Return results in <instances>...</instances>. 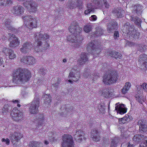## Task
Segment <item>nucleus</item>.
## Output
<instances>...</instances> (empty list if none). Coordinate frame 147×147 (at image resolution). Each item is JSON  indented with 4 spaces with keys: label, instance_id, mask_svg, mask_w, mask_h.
Returning <instances> with one entry per match:
<instances>
[{
    "label": "nucleus",
    "instance_id": "f257e3e1",
    "mask_svg": "<svg viewBox=\"0 0 147 147\" xmlns=\"http://www.w3.org/2000/svg\"><path fill=\"white\" fill-rule=\"evenodd\" d=\"M25 70L19 68L14 71L13 72V81L14 84H18L28 81L29 77L27 74Z\"/></svg>",
    "mask_w": 147,
    "mask_h": 147
},
{
    "label": "nucleus",
    "instance_id": "f03ea898",
    "mask_svg": "<svg viewBox=\"0 0 147 147\" xmlns=\"http://www.w3.org/2000/svg\"><path fill=\"white\" fill-rule=\"evenodd\" d=\"M35 38V45L40 47L42 50L47 49L49 48V45L47 42L49 36L46 34H43L40 32L34 35Z\"/></svg>",
    "mask_w": 147,
    "mask_h": 147
},
{
    "label": "nucleus",
    "instance_id": "7ed1b4c3",
    "mask_svg": "<svg viewBox=\"0 0 147 147\" xmlns=\"http://www.w3.org/2000/svg\"><path fill=\"white\" fill-rule=\"evenodd\" d=\"M121 30L124 33L128 35L131 38L136 39L139 37L140 33L134 29V25L130 24L129 22L126 23L123 26Z\"/></svg>",
    "mask_w": 147,
    "mask_h": 147
},
{
    "label": "nucleus",
    "instance_id": "20e7f679",
    "mask_svg": "<svg viewBox=\"0 0 147 147\" xmlns=\"http://www.w3.org/2000/svg\"><path fill=\"white\" fill-rule=\"evenodd\" d=\"M118 77L116 71L111 70L105 74L103 76V82L105 84L110 85L116 82Z\"/></svg>",
    "mask_w": 147,
    "mask_h": 147
},
{
    "label": "nucleus",
    "instance_id": "39448f33",
    "mask_svg": "<svg viewBox=\"0 0 147 147\" xmlns=\"http://www.w3.org/2000/svg\"><path fill=\"white\" fill-rule=\"evenodd\" d=\"M26 26L29 28H36L37 26V20L31 16H27L22 17Z\"/></svg>",
    "mask_w": 147,
    "mask_h": 147
},
{
    "label": "nucleus",
    "instance_id": "423d86ee",
    "mask_svg": "<svg viewBox=\"0 0 147 147\" xmlns=\"http://www.w3.org/2000/svg\"><path fill=\"white\" fill-rule=\"evenodd\" d=\"M99 44L98 43L96 40H94L90 42L88 46L87 49L89 53H93V54L97 57L100 52L99 48Z\"/></svg>",
    "mask_w": 147,
    "mask_h": 147
},
{
    "label": "nucleus",
    "instance_id": "0eeeda50",
    "mask_svg": "<svg viewBox=\"0 0 147 147\" xmlns=\"http://www.w3.org/2000/svg\"><path fill=\"white\" fill-rule=\"evenodd\" d=\"M62 139L61 147H74V143L71 135L65 134L63 136Z\"/></svg>",
    "mask_w": 147,
    "mask_h": 147
},
{
    "label": "nucleus",
    "instance_id": "6e6552de",
    "mask_svg": "<svg viewBox=\"0 0 147 147\" xmlns=\"http://www.w3.org/2000/svg\"><path fill=\"white\" fill-rule=\"evenodd\" d=\"M23 4L30 13H35L37 10V5L34 1H26Z\"/></svg>",
    "mask_w": 147,
    "mask_h": 147
},
{
    "label": "nucleus",
    "instance_id": "1a4fd4ad",
    "mask_svg": "<svg viewBox=\"0 0 147 147\" xmlns=\"http://www.w3.org/2000/svg\"><path fill=\"white\" fill-rule=\"evenodd\" d=\"M38 98H36L32 102L29 108L30 113L32 114H36L38 112V108L39 107L40 101Z\"/></svg>",
    "mask_w": 147,
    "mask_h": 147
},
{
    "label": "nucleus",
    "instance_id": "9d476101",
    "mask_svg": "<svg viewBox=\"0 0 147 147\" xmlns=\"http://www.w3.org/2000/svg\"><path fill=\"white\" fill-rule=\"evenodd\" d=\"M11 115L12 119L15 121H19L23 120L24 117L23 113L16 108L12 110Z\"/></svg>",
    "mask_w": 147,
    "mask_h": 147
},
{
    "label": "nucleus",
    "instance_id": "9b49d317",
    "mask_svg": "<svg viewBox=\"0 0 147 147\" xmlns=\"http://www.w3.org/2000/svg\"><path fill=\"white\" fill-rule=\"evenodd\" d=\"M82 1V0H71L69 1L67 5L68 8L74 9L77 7L79 9H82L83 7Z\"/></svg>",
    "mask_w": 147,
    "mask_h": 147
},
{
    "label": "nucleus",
    "instance_id": "f8f14e48",
    "mask_svg": "<svg viewBox=\"0 0 147 147\" xmlns=\"http://www.w3.org/2000/svg\"><path fill=\"white\" fill-rule=\"evenodd\" d=\"M139 65L141 69H147V55L143 54L139 57Z\"/></svg>",
    "mask_w": 147,
    "mask_h": 147
},
{
    "label": "nucleus",
    "instance_id": "ddd939ff",
    "mask_svg": "<svg viewBox=\"0 0 147 147\" xmlns=\"http://www.w3.org/2000/svg\"><path fill=\"white\" fill-rule=\"evenodd\" d=\"M9 37V41H10L9 46L11 47H15L19 45L20 42L18 38L16 35L11 33H8Z\"/></svg>",
    "mask_w": 147,
    "mask_h": 147
},
{
    "label": "nucleus",
    "instance_id": "4468645a",
    "mask_svg": "<svg viewBox=\"0 0 147 147\" xmlns=\"http://www.w3.org/2000/svg\"><path fill=\"white\" fill-rule=\"evenodd\" d=\"M22 137V134L20 133L15 132L11 133L9 138L12 143L15 144L16 142H18Z\"/></svg>",
    "mask_w": 147,
    "mask_h": 147
},
{
    "label": "nucleus",
    "instance_id": "2eb2a0df",
    "mask_svg": "<svg viewBox=\"0 0 147 147\" xmlns=\"http://www.w3.org/2000/svg\"><path fill=\"white\" fill-rule=\"evenodd\" d=\"M70 32L73 34H78L81 31L82 29L79 27L76 22H74L69 28Z\"/></svg>",
    "mask_w": 147,
    "mask_h": 147
},
{
    "label": "nucleus",
    "instance_id": "dca6fc26",
    "mask_svg": "<svg viewBox=\"0 0 147 147\" xmlns=\"http://www.w3.org/2000/svg\"><path fill=\"white\" fill-rule=\"evenodd\" d=\"M137 125L139 126V131L141 133L145 132L147 131V123L144 119L138 121Z\"/></svg>",
    "mask_w": 147,
    "mask_h": 147
},
{
    "label": "nucleus",
    "instance_id": "f3484780",
    "mask_svg": "<svg viewBox=\"0 0 147 147\" xmlns=\"http://www.w3.org/2000/svg\"><path fill=\"white\" fill-rule=\"evenodd\" d=\"M32 46L31 43L26 42L23 44L22 47L20 49V51L22 53L24 54L28 53L30 51Z\"/></svg>",
    "mask_w": 147,
    "mask_h": 147
},
{
    "label": "nucleus",
    "instance_id": "a211bd4d",
    "mask_svg": "<svg viewBox=\"0 0 147 147\" xmlns=\"http://www.w3.org/2000/svg\"><path fill=\"white\" fill-rule=\"evenodd\" d=\"M84 133L80 130H78L76 131V134L74 135V138L78 142H82L83 140L86 139L84 136Z\"/></svg>",
    "mask_w": 147,
    "mask_h": 147
},
{
    "label": "nucleus",
    "instance_id": "6ab92c4d",
    "mask_svg": "<svg viewBox=\"0 0 147 147\" xmlns=\"http://www.w3.org/2000/svg\"><path fill=\"white\" fill-rule=\"evenodd\" d=\"M24 10V8L22 6L18 5L14 6L11 12L15 15L19 16L23 14Z\"/></svg>",
    "mask_w": 147,
    "mask_h": 147
},
{
    "label": "nucleus",
    "instance_id": "aec40b11",
    "mask_svg": "<svg viewBox=\"0 0 147 147\" xmlns=\"http://www.w3.org/2000/svg\"><path fill=\"white\" fill-rule=\"evenodd\" d=\"M79 73H76V70L74 69H72L69 73V78L74 82H76L79 80L80 78Z\"/></svg>",
    "mask_w": 147,
    "mask_h": 147
},
{
    "label": "nucleus",
    "instance_id": "412c9836",
    "mask_svg": "<svg viewBox=\"0 0 147 147\" xmlns=\"http://www.w3.org/2000/svg\"><path fill=\"white\" fill-rule=\"evenodd\" d=\"M88 61V58L86 53L82 52L81 53L80 59L78 61V63L80 65L85 64Z\"/></svg>",
    "mask_w": 147,
    "mask_h": 147
},
{
    "label": "nucleus",
    "instance_id": "4be33fe9",
    "mask_svg": "<svg viewBox=\"0 0 147 147\" xmlns=\"http://www.w3.org/2000/svg\"><path fill=\"white\" fill-rule=\"evenodd\" d=\"M133 140L136 142L142 141V143H147V137L142 134H136L133 138Z\"/></svg>",
    "mask_w": 147,
    "mask_h": 147
},
{
    "label": "nucleus",
    "instance_id": "5701e85b",
    "mask_svg": "<svg viewBox=\"0 0 147 147\" xmlns=\"http://www.w3.org/2000/svg\"><path fill=\"white\" fill-rule=\"evenodd\" d=\"M3 52L6 55L9 56L10 59H13L16 57V55L14 53L13 51L7 48H3L2 50Z\"/></svg>",
    "mask_w": 147,
    "mask_h": 147
},
{
    "label": "nucleus",
    "instance_id": "b1692460",
    "mask_svg": "<svg viewBox=\"0 0 147 147\" xmlns=\"http://www.w3.org/2000/svg\"><path fill=\"white\" fill-rule=\"evenodd\" d=\"M117 24L115 20L112 21L107 25V30L109 33L112 32L116 29Z\"/></svg>",
    "mask_w": 147,
    "mask_h": 147
},
{
    "label": "nucleus",
    "instance_id": "393cba45",
    "mask_svg": "<svg viewBox=\"0 0 147 147\" xmlns=\"http://www.w3.org/2000/svg\"><path fill=\"white\" fill-rule=\"evenodd\" d=\"M71 108L67 107L66 105H62L60 109V115L61 116L65 117L67 115L71 110Z\"/></svg>",
    "mask_w": 147,
    "mask_h": 147
},
{
    "label": "nucleus",
    "instance_id": "a878e982",
    "mask_svg": "<svg viewBox=\"0 0 147 147\" xmlns=\"http://www.w3.org/2000/svg\"><path fill=\"white\" fill-rule=\"evenodd\" d=\"M102 95L105 98H108L113 96L112 89L110 88L104 89L102 92Z\"/></svg>",
    "mask_w": 147,
    "mask_h": 147
},
{
    "label": "nucleus",
    "instance_id": "bb28decb",
    "mask_svg": "<svg viewBox=\"0 0 147 147\" xmlns=\"http://www.w3.org/2000/svg\"><path fill=\"white\" fill-rule=\"evenodd\" d=\"M112 12L117 18H121L123 16L124 11L120 8H116L113 9Z\"/></svg>",
    "mask_w": 147,
    "mask_h": 147
},
{
    "label": "nucleus",
    "instance_id": "cd10ccee",
    "mask_svg": "<svg viewBox=\"0 0 147 147\" xmlns=\"http://www.w3.org/2000/svg\"><path fill=\"white\" fill-rule=\"evenodd\" d=\"M91 137L92 138L93 140L95 141H99L100 140L99 132L96 129H93L92 131Z\"/></svg>",
    "mask_w": 147,
    "mask_h": 147
},
{
    "label": "nucleus",
    "instance_id": "c85d7f7f",
    "mask_svg": "<svg viewBox=\"0 0 147 147\" xmlns=\"http://www.w3.org/2000/svg\"><path fill=\"white\" fill-rule=\"evenodd\" d=\"M44 100V104L46 107H48L49 105L52 100V98L50 94H43L42 97Z\"/></svg>",
    "mask_w": 147,
    "mask_h": 147
},
{
    "label": "nucleus",
    "instance_id": "c756f323",
    "mask_svg": "<svg viewBox=\"0 0 147 147\" xmlns=\"http://www.w3.org/2000/svg\"><path fill=\"white\" fill-rule=\"evenodd\" d=\"M117 105L115 107V110L117 111V113L122 115L125 113L126 112V110L125 109L124 105L120 104L119 105Z\"/></svg>",
    "mask_w": 147,
    "mask_h": 147
},
{
    "label": "nucleus",
    "instance_id": "7c9ffc66",
    "mask_svg": "<svg viewBox=\"0 0 147 147\" xmlns=\"http://www.w3.org/2000/svg\"><path fill=\"white\" fill-rule=\"evenodd\" d=\"M142 9L143 7L142 6L139 4L137 5L134 6L132 12L139 16L141 15Z\"/></svg>",
    "mask_w": 147,
    "mask_h": 147
},
{
    "label": "nucleus",
    "instance_id": "2f4dec72",
    "mask_svg": "<svg viewBox=\"0 0 147 147\" xmlns=\"http://www.w3.org/2000/svg\"><path fill=\"white\" fill-rule=\"evenodd\" d=\"M35 121L37 123L38 125H41L44 121V115L41 114L38 115L36 117Z\"/></svg>",
    "mask_w": 147,
    "mask_h": 147
},
{
    "label": "nucleus",
    "instance_id": "473e14b6",
    "mask_svg": "<svg viewBox=\"0 0 147 147\" xmlns=\"http://www.w3.org/2000/svg\"><path fill=\"white\" fill-rule=\"evenodd\" d=\"M96 31L94 32V36H99L102 35L103 32L104 30L100 27H96Z\"/></svg>",
    "mask_w": 147,
    "mask_h": 147
},
{
    "label": "nucleus",
    "instance_id": "72a5a7b5",
    "mask_svg": "<svg viewBox=\"0 0 147 147\" xmlns=\"http://www.w3.org/2000/svg\"><path fill=\"white\" fill-rule=\"evenodd\" d=\"M109 55L111 57L114 58L117 60L121 59L122 56L120 53L116 51H111L109 53Z\"/></svg>",
    "mask_w": 147,
    "mask_h": 147
},
{
    "label": "nucleus",
    "instance_id": "f704fd0d",
    "mask_svg": "<svg viewBox=\"0 0 147 147\" xmlns=\"http://www.w3.org/2000/svg\"><path fill=\"white\" fill-rule=\"evenodd\" d=\"M11 21L10 19H7L5 21V25L8 30L13 31V30H15V29L11 26Z\"/></svg>",
    "mask_w": 147,
    "mask_h": 147
},
{
    "label": "nucleus",
    "instance_id": "c9c22d12",
    "mask_svg": "<svg viewBox=\"0 0 147 147\" xmlns=\"http://www.w3.org/2000/svg\"><path fill=\"white\" fill-rule=\"evenodd\" d=\"M120 141L121 140L119 138L115 137L112 139L111 145L116 147L117 145L119 144Z\"/></svg>",
    "mask_w": 147,
    "mask_h": 147
},
{
    "label": "nucleus",
    "instance_id": "e433bc0d",
    "mask_svg": "<svg viewBox=\"0 0 147 147\" xmlns=\"http://www.w3.org/2000/svg\"><path fill=\"white\" fill-rule=\"evenodd\" d=\"M12 3V2L11 0H0V5L8 6Z\"/></svg>",
    "mask_w": 147,
    "mask_h": 147
},
{
    "label": "nucleus",
    "instance_id": "4c0bfd02",
    "mask_svg": "<svg viewBox=\"0 0 147 147\" xmlns=\"http://www.w3.org/2000/svg\"><path fill=\"white\" fill-rule=\"evenodd\" d=\"M131 86V84L127 82L125 83V85L121 89V92L124 94L127 92Z\"/></svg>",
    "mask_w": 147,
    "mask_h": 147
},
{
    "label": "nucleus",
    "instance_id": "58836bf2",
    "mask_svg": "<svg viewBox=\"0 0 147 147\" xmlns=\"http://www.w3.org/2000/svg\"><path fill=\"white\" fill-rule=\"evenodd\" d=\"M11 107L8 105H5L2 110V113L4 115H6L7 113L11 111Z\"/></svg>",
    "mask_w": 147,
    "mask_h": 147
},
{
    "label": "nucleus",
    "instance_id": "ea45409f",
    "mask_svg": "<svg viewBox=\"0 0 147 147\" xmlns=\"http://www.w3.org/2000/svg\"><path fill=\"white\" fill-rule=\"evenodd\" d=\"M76 36V35L71 34L67 37L68 40L71 42L76 43L77 41V38Z\"/></svg>",
    "mask_w": 147,
    "mask_h": 147
},
{
    "label": "nucleus",
    "instance_id": "a19ab883",
    "mask_svg": "<svg viewBox=\"0 0 147 147\" xmlns=\"http://www.w3.org/2000/svg\"><path fill=\"white\" fill-rule=\"evenodd\" d=\"M27 59L28 64L33 65L34 64H35L36 62L35 59H34V58L30 56H28V57H27Z\"/></svg>",
    "mask_w": 147,
    "mask_h": 147
},
{
    "label": "nucleus",
    "instance_id": "79ce46f5",
    "mask_svg": "<svg viewBox=\"0 0 147 147\" xmlns=\"http://www.w3.org/2000/svg\"><path fill=\"white\" fill-rule=\"evenodd\" d=\"M138 49L139 51L143 52L147 49V46L144 44H140L138 45Z\"/></svg>",
    "mask_w": 147,
    "mask_h": 147
},
{
    "label": "nucleus",
    "instance_id": "37998d69",
    "mask_svg": "<svg viewBox=\"0 0 147 147\" xmlns=\"http://www.w3.org/2000/svg\"><path fill=\"white\" fill-rule=\"evenodd\" d=\"M40 143V142H39L32 141L29 143V146L30 147H38Z\"/></svg>",
    "mask_w": 147,
    "mask_h": 147
},
{
    "label": "nucleus",
    "instance_id": "c03bdc74",
    "mask_svg": "<svg viewBox=\"0 0 147 147\" xmlns=\"http://www.w3.org/2000/svg\"><path fill=\"white\" fill-rule=\"evenodd\" d=\"M126 18L130 20L131 21L134 22L136 19L137 16H134L133 15H126Z\"/></svg>",
    "mask_w": 147,
    "mask_h": 147
},
{
    "label": "nucleus",
    "instance_id": "a18cd8bd",
    "mask_svg": "<svg viewBox=\"0 0 147 147\" xmlns=\"http://www.w3.org/2000/svg\"><path fill=\"white\" fill-rule=\"evenodd\" d=\"M84 29L86 32H88L91 30L92 27L91 25H86L84 26Z\"/></svg>",
    "mask_w": 147,
    "mask_h": 147
},
{
    "label": "nucleus",
    "instance_id": "49530a36",
    "mask_svg": "<svg viewBox=\"0 0 147 147\" xmlns=\"http://www.w3.org/2000/svg\"><path fill=\"white\" fill-rule=\"evenodd\" d=\"M142 22L141 19L137 17L134 21V23L138 27H141V23Z\"/></svg>",
    "mask_w": 147,
    "mask_h": 147
},
{
    "label": "nucleus",
    "instance_id": "de8ad7c7",
    "mask_svg": "<svg viewBox=\"0 0 147 147\" xmlns=\"http://www.w3.org/2000/svg\"><path fill=\"white\" fill-rule=\"evenodd\" d=\"M135 97L136 100L140 103L142 104L143 101L141 99V96L138 95V94H136L135 95Z\"/></svg>",
    "mask_w": 147,
    "mask_h": 147
},
{
    "label": "nucleus",
    "instance_id": "09e8293b",
    "mask_svg": "<svg viewBox=\"0 0 147 147\" xmlns=\"http://www.w3.org/2000/svg\"><path fill=\"white\" fill-rule=\"evenodd\" d=\"M142 88L145 92H147V84L145 83H143V84L141 85Z\"/></svg>",
    "mask_w": 147,
    "mask_h": 147
},
{
    "label": "nucleus",
    "instance_id": "8fccbe9b",
    "mask_svg": "<svg viewBox=\"0 0 147 147\" xmlns=\"http://www.w3.org/2000/svg\"><path fill=\"white\" fill-rule=\"evenodd\" d=\"M103 3L104 6L106 8H109L110 7V5L108 2L106 0H103Z\"/></svg>",
    "mask_w": 147,
    "mask_h": 147
},
{
    "label": "nucleus",
    "instance_id": "3c124183",
    "mask_svg": "<svg viewBox=\"0 0 147 147\" xmlns=\"http://www.w3.org/2000/svg\"><path fill=\"white\" fill-rule=\"evenodd\" d=\"M92 2L96 4L97 6H100V3L99 0H91Z\"/></svg>",
    "mask_w": 147,
    "mask_h": 147
},
{
    "label": "nucleus",
    "instance_id": "603ef678",
    "mask_svg": "<svg viewBox=\"0 0 147 147\" xmlns=\"http://www.w3.org/2000/svg\"><path fill=\"white\" fill-rule=\"evenodd\" d=\"M47 71L44 68H42L40 69V73L42 75H45L47 72Z\"/></svg>",
    "mask_w": 147,
    "mask_h": 147
},
{
    "label": "nucleus",
    "instance_id": "864d4df0",
    "mask_svg": "<svg viewBox=\"0 0 147 147\" xmlns=\"http://www.w3.org/2000/svg\"><path fill=\"white\" fill-rule=\"evenodd\" d=\"M105 106L104 105H100L99 107V109L101 113H104L105 112Z\"/></svg>",
    "mask_w": 147,
    "mask_h": 147
},
{
    "label": "nucleus",
    "instance_id": "5fc2aeb1",
    "mask_svg": "<svg viewBox=\"0 0 147 147\" xmlns=\"http://www.w3.org/2000/svg\"><path fill=\"white\" fill-rule=\"evenodd\" d=\"M21 61L22 62L25 63L27 64L28 59L27 57H23L21 59Z\"/></svg>",
    "mask_w": 147,
    "mask_h": 147
},
{
    "label": "nucleus",
    "instance_id": "6e6d98bb",
    "mask_svg": "<svg viewBox=\"0 0 147 147\" xmlns=\"http://www.w3.org/2000/svg\"><path fill=\"white\" fill-rule=\"evenodd\" d=\"M1 141L2 142H5L7 145H9V144L10 140L8 138L5 139L4 138H3L2 139Z\"/></svg>",
    "mask_w": 147,
    "mask_h": 147
},
{
    "label": "nucleus",
    "instance_id": "4d7b16f0",
    "mask_svg": "<svg viewBox=\"0 0 147 147\" xmlns=\"http://www.w3.org/2000/svg\"><path fill=\"white\" fill-rule=\"evenodd\" d=\"M97 18L96 16L95 15L91 16L89 18V19L90 20L92 21H95L97 20Z\"/></svg>",
    "mask_w": 147,
    "mask_h": 147
},
{
    "label": "nucleus",
    "instance_id": "13d9d810",
    "mask_svg": "<svg viewBox=\"0 0 147 147\" xmlns=\"http://www.w3.org/2000/svg\"><path fill=\"white\" fill-rule=\"evenodd\" d=\"M119 123L121 124L125 123L126 122L125 119H124V118H120L119 119Z\"/></svg>",
    "mask_w": 147,
    "mask_h": 147
},
{
    "label": "nucleus",
    "instance_id": "bf43d9fd",
    "mask_svg": "<svg viewBox=\"0 0 147 147\" xmlns=\"http://www.w3.org/2000/svg\"><path fill=\"white\" fill-rule=\"evenodd\" d=\"M87 7L88 9H89V10H92V9H94L93 6L92 5L91 3H88L87 4Z\"/></svg>",
    "mask_w": 147,
    "mask_h": 147
},
{
    "label": "nucleus",
    "instance_id": "052dcab7",
    "mask_svg": "<svg viewBox=\"0 0 147 147\" xmlns=\"http://www.w3.org/2000/svg\"><path fill=\"white\" fill-rule=\"evenodd\" d=\"M129 115H126L125 117H124V119L125 121L126 122H128L131 119L129 117Z\"/></svg>",
    "mask_w": 147,
    "mask_h": 147
},
{
    "label": "nucleus",
    "instance_id": "680f3d73",
    "mask_svg": "<svg viewBox=\"0 0 147 147\" xmlns=\"http://www.w3.org/2000/svg\"><path fill=\"white\" fill-rule=\"evenodd\" d=\"M114 37L115 39H116L119 37V34L118 31H115L114 34Z\"/></svg>",
    "mask_w": 147,
    "mask_h": 147
},
{
    "label": "nucleus",
    "instance_id": "e2e57ef3",
    "mask_svg": "<svg viewBox=\"0 0 147 147\" xmlns=\"http://www.w3.org/2000/svg\"><path fill=\"white\" fill-rule=\"evenodd\" d=\"M144 143H141L140 144V147H147V143H145V142Z\"/></svg>",
    "mask_w": 147,
    "mask_h": 147
},
{
    "label": "nucleus",
    "instance_id": "0e129e2a",
    "mask_svg": "<svg viewBox=\"0 0 147 147\" xmlns=\"http://www.w3.org/2000/svg\"><path fill=\"white\" fill-rule=\"evenodd\" d=\"M57 140V139H56L54 137H53L50 139V142H51L52 143H53V142H56Z\"/></svg>",
    "mask_w": 147,
    "mask_h": 147
},
{
    "label": "nucleus",
    "instance_id": "69168bd1",
    "mask_svg": "<svg viewBox=\"0 0 147 147\" xmlns=\"http://www.w3.org/2000/svg\"><path fill=\"white\" fill-rule=\"evenodd\" d=\"M92 11V10H89V9H88L85 11L84 13L86 14H88L90 13V12H91Z\"/></svg>",
    "mask_w": 147,
    "mask_h": 147
},
{
    "label": "nucleus",
    "instance_id": "338daca9",
    "mask_svg": "<svg viewBox=\"0 0 147 147\" xmlns=\"http://www.w3.org/2000/svg\"><path fill=\"white\" fill-rule=\"evenodd\" d=\"M43 82V81H42V80H38V81L37 82V83L38 84H39V85H40L41 84H42Z\"/></svg>",
    "mask_w": 147,
    "mask_h": 147
},
{
    "label": "nucleus",
    "instance_id": "774afa93",
    "mask_svg": "<svg viewBox=\"0 0 147 147\" xmlns=\"http://www.w3.org/2000/svg\"><path fill=\"white\" fill-rule=\"evenodd\" d=\"M3 58L2 57H0V66L3 63Z\"/></svg>",
    "mask_w": 147,
    "mask_h": 147
}]
</instances>
